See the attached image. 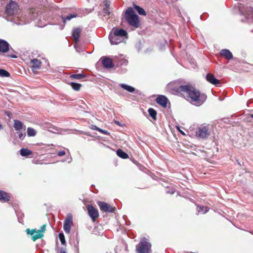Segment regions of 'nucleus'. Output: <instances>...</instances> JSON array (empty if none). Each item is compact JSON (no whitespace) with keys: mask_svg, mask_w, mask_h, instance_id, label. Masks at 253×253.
<instances>
[{"mask_svg":"<svg viewBox=\"0 0 253 253\" xmlns=\"http://www.w3.org/2000/svg\"><path fill=\"white\" fill-rule=\"evenodd\" d=\"M249 116H250V117L251 118H252V119H253V114H250L249 115Z\"/></svg>","mask_w":253,"mask_h":253,"instance_id":"42","label":"nucleus"},{"mask_svg":"<svg viewBox=\"0 0 253 253\" xmlns=\"http://www.w3.org/2000/svg\"><path fill=\"white\" fill-rule=\"evenodd\" d=\"M59 238L60 239V241L61 242V243L62 245H65L66 244V241L65 239L64 235L63 233H60L59 234Z\"/></svg>","mask_w":253,"mask_h":253,"instance_id":"32","label":"nucleus"},{"mask_svg":"<svg viewBox=\"0 0 253 253\" xmlns=\"http://www.w3.org/2000/svg\"><path fill=\"white\" fill-rule=\"evenodd\" d=\"M73 225V216L71 213L67 215L64 222L63 229L67 234H69L71 230V227Z\"/></svg>","mask_w":253,"mask_h":253,"instance_id":"6","label":"nucleus"},{"mask_svg":"<svg viewBox=\"0 0 253 253\" xmlns=\"http://www.w3.org/2000/svg\"><path fill=\"white\" fill-rule=\"evenodd\" d=\"M20 154L22 156L27 157L32 155L33 152L28 149L22 148L20 150Z\"/></svg>","mask_w":253,"mask_h":253,"instance_id":"20","label":"nucleus"},{"mask_svg":"<svg viewBox=\"0 0 253 253\" xmlns=\"http://www.w3.org/2000/svg\"><path fill=\"white\" fill-rule=\"evenodd\" d=\"M18 10V6L17 4L14 2L11 1L6 6L5 12L9 16H12L16 14Z\"/></svg>","mask_w":253,"mask_h":253,"instance_id":"5","label":"nucleus"},{"mask_svg":"<svg viewBox=\"0 0 253 253\" xmlns=\"http://www.w3.org/2000/svg\"><path fill=\"white\" fill-rule=\"evenodd\" d=\"M197 210L198 212H203L204 213H205L209 211V209L207 207H204L200 205H197Z\"/></svg>","mask_w":253,"mask_h":253,"instance_id":"25","label":"nucleus"},{"mask_svg":"<svg viewBox=\"0 0 253 253\" xmlns=\"http://www.w3.org/2000/svg\"><path fill=\"white\" fill-rule=\"evenodd\" d=\"M0 76L1 77H9L10 74L8 72H7L6 70L0 69Z\"/></svg>","mask_w":253,"mask_h":253,"instance_id":"31","label":"nucleus"},{"mask_svg":"<svg viewBox=\"0 0 253 253\" xmlns=\"http://www.w3.org/2000/svg\"><path fill=\"white\" fill-rule=\"evenodd\" d=\"M117 155L122 158V159H127L128 158V155L127 154L124 152L122 149H119L117 151Z\"/></svg>","mask_w":253,"mask_h":253,"instance_id":"22","label":"nucleus"},{"mask_svg":"<svg viewBox=\"0 0 253 253\" xmlns=\"http://www.w3.org/2000/svg\"><path fill=\"white\" fill-rule=\"evenodd\" d=\"M23 134L21 132L19 133V138L20 139H23Z\"/></svg>","mask_w":253,"mask_h":253,"instance_id":"37","label":"nucleus"},{"mask_svg":"<svg viewBox=\"0 0 253 253\" xmlns=\"http://www.w3.org/2000/svg\"><path fill=\"white\" fill-rule=\"evenodd\" d=\"M97 130L104 134L110 135V132H109L107 130H104L100 128H97Z\"/></svg>","mask_w":253,"mask_h":253,"instance_id":"33","label":"nucleus"},{"mask_svg":"<svg viewBox=\"0 0 253 253\" xmlns=\"http://www.w3.org/2000/svg\"><path fill=\"white\" fill-rule=\"evenodd\" d=\"M81 29L79 28H77L73 31L72 37L75 42L77 43L79 42V39L81 36Z\"/></svg>","mask_w":253,"mask_h":253,"instance_id":"18","label":"nucleus"},{"mask_svg":"<svg viewBox=\"0 0 253 253\" xmlns=\"http://www.w3.org/2000/svg\"><path fill=\"white\" fill-rule=\"evenodd\" d=\"M86 75L84 73L72 74L70 76L71 78L76 80H82L86 78Z\"/></svg>","mask_w":253,"mask_h":253,"instance_id":"23","label":"nucleus"},{"mask_svg":"<svg viewBox=\"0 0 253 253\" xmlns=\"http://www.w3.org/2000/svg\"><path fill=\"white\" fill-rule=\"evenodd\" d=\"M105 5L107 8L109 6V4L108 3V2H106Z\"/></svg>","mask_w":253,"mask_h":253,"instance_id":"39","label":"nucleus"},{"mask_svg":"<svg viewBox=\"0 0 253 253\" xmlns=\"http://www.w3.org/2000/svg\"><path fill=\"white\" fill-rule=\"evenodd\" d=\"M113 35L119 37H126L127 36V32L122 29H116L113 32Z\"/></svg>","mask_w":253,"mask_h":253,"instance_id":"16","label":"nucleus"},{"mask_svg":"<svg viewBox=\"0 0 253 253\" xmlns=\"http://www.w3.org/2000/svg\"><path fill=\"white\" fill-rule=\"evenodd\" d=\"M125 16L129 25L135 28H138L140 26L139 17L132 7H129L126 10Z\"/></svg>","mask_w":253,"mask_h":253,"instance_id":"2","label":"nucleus"},{"mask_svg":"<svg viewBox=\"0 0 253 253\" xmlns=\"http://www.w3.org/2000/svg\"><path fill=\"white\" fill-rule=\"evenodd\" d=\"M168 101V99L164 95H159L156 99V102L164 108L167 107Z\"/></svg>","mask_w":253,"mask_h":253,"instance_id":"11","label":"nucleus"},{"mask_svg":"<svg viewBox=\"0 0 253 253\" xmlns=\"http://www.w3.org/2000/svg\"><path fill=\"white\" fill-rule=\"evenodd\" d=\"M148 113L149 115L154 120L156 119L157 112L153 108H149L148 109Z\"/></svg>","mask_w":253,"mask_h":253,"instance_id":"28","label":"nucleus"},{"mask_svg":"<svg viewBox=\"0 0 253 253\" xmlns=\"http://www.w3.org/2000/svg\"><path fill=\"white\" fill-rule=\"evenodd\" d=\"M119 37H116L112 34L110 35L109 40L112 44H118L121 42L122 41L119 38Z\"/></svg>","mask_w":253,"mask_h":253,"instance_id":"19","label":"nucleus"},{"mask_svg":"<svg viewBox=\"0 0 253 253\" xmlns=\"http://www.w3.org/2000/svg\"><path fill=\"white\" fill-rule=\"evenodd\" d=\"M151 244L144 239L136 246V252L137 253H151Z\"/></svg>","mask_w":253,"mask_h":253,"instance_id":"4","label":"nucleus"},{"mask_svg":"<svg viewBox=\"0 0 253 253\" xmlns=\"http://www.w3.org/2000/svg\"><path fill=\"white\" fill-rule=\"evenodd\" d=\"M173 193H174V191H172L170 193L173 194Z\"/></svg>","mask_w":253,"mask_h":253,"instance_id":"44","label":"nucleus"},{"mask_svg":"<svg viewBox=\"0 0 253 253\" xmlns=\"http://www.w3.org/2000/svg\"><path fill=\"white\" fill-rule=\"evenodd\" d=\"M71 87L76 91H78L80 89L82 85L80 84L72 82L70 83Z\"/></svg>","mask_w":253,"mask_h":253,"instance_id":"27","label":"nucleus"},{"mask_svg":"<svg viewBox=\"0 0 253 253\" xmlns=\"http://www.w3.org/2000/svg\"><path fill=\"white\" fill-rule=\"evenodd\" d=\"M196 135L201 138H205L209 135V129L206 126L199 127L196 132Z\"/></svg>","mask_w":253,"mask_h":253,"instance_id":"9","label":"nucleus"},{"mask_svg":"<svg viewBox=\"0 0 253 253\" xmlns=\"http://www.w3.org/2000/svg\"><path fill=\"white\" fill-rule=\"evenodd\" d=\"M104 10L105 11V13H109L110 12L108 11V9H104Z\"/></svg>","mask_w":253,"mask_h":253,"instance_id":"41","label":"nucleus"},{"mask_svg":"<svg viewBox=\"0 0 253 253\" xmlns=\"http://www.w3.org/2000/svg\"><path fill=\"white\" fill-rule=\"evenodd\" d=\"M3 128V126H2V125L0 124V129H1Z\"/></svg>","mask_w":253,"mask_h":253,"instance_id":"43","label":"nucleus"},{"mask_svg":"<svg viewBox=\"0 0 253 253\" xmlns=\"http://www.w3.org/2000/svg\"><path fill=\"white\" fill-rule=\"evenodd\" d=\"M77 16V14H69L66 17H62V18L63 19V22L65 24L66 22V20H70L72 18H75Z\"/></svg>","mask_w":253,"mask_h":253,"instance_id":"29","label":"nucleus"},{"mask_svg":"<svg viewBox=\"0 0 253 253\" xmlns=\"http://www.w3.org/2000/svg\"><path fill=\"white\" fill-rule=\"evenodd\" d=\"M219 55L227 60H231L233 58L232 53L227 49H221L219 52Z\"/></svg>","mask_w":253,"mask_h":253,"instance_id":"12","label":"nucleus"},{"mask_svg":"<svg viewBox=\"0 0 253 253\" xmlns=\"http://www.w3.org/2000/svg\"><path fill=\"white\" fill-rule=\"evenodd\" d=\"M27 134L29 136H34L36 134V132L34 128L28 127L27 128Z\"/></svg>","mask_w":253,"mask_h":253,"instance_id":"30","label":"nucleus"},{"mask_svg":"<svg viewBox=\"0 0 253 253\" xmlns=\"http://www.w3.org/2000/svg\"><path fill=\"white\" fill-rule=\"evenodd\" d=\"M60 253H66V252L65 250L62 248L60 250Z\"/></svg>","mask_w":253,"mask_h":253,"instance_id":"36","label":"nucleus"},{"mask_svg":"<svg viewBox=\"0 0 253 253\" xmlns=\"http://www.w3.org/2000/svg\"><path fill=\"white\" fill-rule=\"evenodd\" d=\"M87 210L89 216L90 217L92 221L94 222L99 217V212L98 210L91 205L87 206Z\"/></svg>","mask_w":253,"mask_h":253,"instance_id":"8","label":"nucleus"},{"mask_svg":"<svg viewBox=\"0 0 253 253\" xmlns=\"http://www.w3.org/2000/svg\"><path fill=\"white\" fill-rule=\"evenodd\" d=\"M179 127H178V129L179 130V132H180L181 134H184V132H183V131H182V130H179Z\"/></svg>","mask_w":253,"mask_h":253,"instance_id":"40","label":"nucleus"},{"mask_svg":"<svg viewBox=\"0 0 253 253\" xmlns=\"http://www.w3.org/2000/svg\"><path fill=\"white\" fill-rule=\"evenodd\" d=\"M134 7L140 15L144 16L146 15V13L143 8L136 5H134Z\"/></svg>","mask_w":253,"mask_h":253,"instance_id":"26","label":"nucleus"},{"mask_svg":"<svg viewBox=\"0 0 253 253\" xmlns=\"http://www.w3.org/2000/svg\"><path fill=\"white\" fill-rule=\"evenodd\" d=\"M13 126L16 130H20L22 129L23 124L19 120H14Z\"/></svg>","mask_w":253,"mask_h":253,"instance_id":"21","label":"nucleus"},{"mask_svg":"<svg viewBox=\"0 0 253 253\" xmlns=\"http://www.w3.org/2000/svg\"><path fill=\"white\" fill-rule=\"evenodd\" d=\"M101 211L106 212H114L116 210L115 207H112L110 205L104 202L99 201L97 203Z\"/></svg>","mask_w":253,"mask_h":253,"instance_id":"7","label":"nucleus"},{"mask_svg":"<svg viewBox=\"0 0 253 253\" xmlns=\"http://www.w3.org/2000/svg\"><path fill=\"white\" fill-rule=\"evenodd\" d=\"M66 154L65 152L64 151H60L58 152L57 155L59 156H62L65 155Z\"/></svg>","mask_w":253,"mask_h":253,"instance_id":"34","label":"nucleus"},{"mask_svg":"<svg viewBox=\"0 0 253 253\" xmlns=\"http://www.w3.org/2000/svg\"><path fill=\"white\" fill-rule=\"evenodd\" d=\"M45 230L46 224H43L41 226V229L38 231L36 229H30L27 228L25 231L28 235L31 236V239L33 241H36L37 240L41 239L43 237V233Z\"/></svg>","mask_w":253,"mask_h":253,"instance_id":"3","label":"nucleus"},{"mask_svg":"<svg viewBox=\"0 0 253 253\" xmlns=\"http://www.w3.org/2000/svg\"><path fill=\"white\" fill-rule=\"evenodd\" d=\"M168 87L171 93L182 96L188 102L197 106L202 105L207 99L205 93L201 92L191 84L174 86V83H170Z\"/></svg>","mask_w":253,"mask_h":253,"instance_id":"1","label":"nucleus"},{"mask_svg":"<svg viewBox=\"0 0 253 253\" xmlns=\"http://www.w3.org/2000/svg\"><path fill=\"white\" fill-rule=\"evenodd\" d=\"M7 56L8 57H11V58H16L17 57L16 55L15 54H7Z\"/></svg>","mask_w":253,"mask_h":253,"instance_id":"35","label":"nucleus"},{"mask_svg":"<svg viewBox=\"0 0 253 253\" xmlns=\"http://www.w3.org/2000/svg\"><path fill=\"white\" fill-rule=\"evenodd\" d=\"M93 129H94V130H97V128H99L98 127L96 126H93L92 125V127H91Z\"/></svg>","mask_w":253,"mask_h":253,"instance_id":"38","label":"nucleus"},{"mask_svg":"<svg viewBox=\"0 0 253 253\" xmlns=\"http://www.w3.org/2000/svg\"><path fill=\"white\" fill-rule=\"evenodd\" d=\"M103 66L106 69H110L114 66L112 59L108 57H102L101 58Z\"/></svg>","mask_w":253,"mask_h":253,"instance_id":"10","label":"nucleus"},{"mask_svg":"<svg viewBox=\"0 0 253 253\" xmlns=\"http://www.w3.org/2000/svg\"><path fill=\"white\" fill-rule=\"evenodd\" d=\"M30 62L32 64V70L34 72H35L36 70L39 69L41 67L42 62L40 60L34 59L31 60Z\"/></svg>","mask_w":253,"mask_h":253,"instance_id":"14","label":"nucleus"},{"mask_svg":"<svg viewBox=\"0 0 253 253\" xmlns=\"http://www.w3.org/2000/svg\"><path fill=\"white\" fill-rule=\"evenodd\" d=\"M10 196L5 192L0 190V201L4 203L10 200Z\"/></svg>","mask_w":253,"mask_h":253,"instance_id":"17","label":"nucleus"},{"mask_svg":"<svg viewBox=\"0 0 253 253\" xmlns=\"http://www.w3.org/2000/svg\"><path fill=\"white\" fill-rule=\"evenodd\" d=\"M206 79L209 83L212 84L218 85V84H220V81L216 79L214 76L211 73H208L207 75Z\"/></svg>","mask_w":253,"mask_h":253,"instance_id":"15","label":"nucleus"},{"mask_svg":"<svg viewBox=\"0 0 253 253\" xmlns=\"http://www.w3.org/2000/svg\"><path fill=\"white\" fill-rule=\"evenodd\" d=\"M9 44L3 40H0V52L6 53L9 49Z\"/></svg>","mask_w":253,"mask_h":253,"instance_id":"13","label":"nucleus"},{"mask_svg":"<svg viewBox=\"0 0 253 253\" xmlns=\"http://www.w3.org/2000/svg\"><path fill=\"white\" fill-rule=\"evenodd\" d=\"M120 86L129 92H133L135 91V88L133 87L126 84H121Z\"/></svg>","mask_w":253,"mask_h":253,"instance_id":"24","label":"nucleus"}]
</instances>
